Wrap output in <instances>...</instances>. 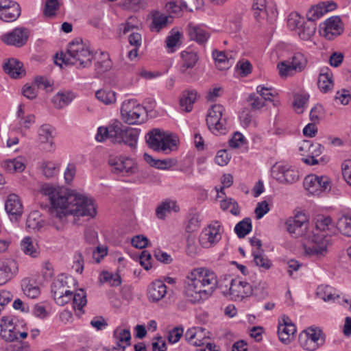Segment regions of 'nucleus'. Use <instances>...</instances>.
Returning a JSON list of instances; mask_svg holds the SVG:
<instances>
[{"label":"nucleus","mask_w":351,"mask_h":351,"mask_svg":"<svg viewBox=\"0 0 351 351\" xmlns=\"http://www.w3.org/2000/svg\"><path fill=\"white\" fill-rule=\"evenodd\" d=\"M287 231L293 238H302L307 240V236L311 230H308V219L302 213H298L294 217L286 221Z\"/></svg>","instance_id":"obj_9"},{"label":"nucleus","mask_w":351,"mask_h":351,"mask_svg":"<svg viewBox=\"0 0 351 351\" xmlns=\"http://www.w3.org/2000/svg\"><path fill=\"white\" fill-rule=\"evenodd\" d=\"M21 14L20 5L16 2L12 6L4 11L0 12V19L5 22H12L16 21Z\"/></svg>","instance_id":"obj_37"},{"label":"nucleus","mask_w":351,"mask_h":351,"mask_svg":"<svg viewBox=\"0 0 351 351\" xmlns=\"http://www.w3.org/2000/svg\"><path fill=\"white\" fill-rule=\"evenodd\" d=\"M303 248L305 254L309 256H324L327 253L326 243H304Z\"/></svg>","instance_id":"obj_29"},{"label":"nucleus","mask_w":351,"mask_h":351,"mask_svg":"<svg viewBox=\"0 0 351 351\" xmlns=\"http://www.w3.org/2000/svg\"><path fill=\"white\" fill-rule=\"evenodd\" d=\"M44 225L45 221L38 211H33L29 215L26 221L27 228L39 231Z\"/></svg>","instance_id":"obj_38"},{"label":"nucleus","mask_w":351,"mask_h":351,"mask_svg":"<svg viewBox=\"0 0 351 351\" xmlns=\"http://www.w3.org/2000/svg\"><path fill=\"white\" fill-rule=\"evenodd\" d=\"M187 33L190 40H194L199 45H204L210 37L208 32L192 23H189L187 25Z\"/></svg>","instance_id":"obj_23"},{"label":"nucleus","mask_w":351,"mask_h":351,"mask_svg":"<svg viewBox=\"0 0 351 351\" xmlns=\"http://www.w3.org/2000/svg\"><path fill=\"white\" fill-rule=\"evenodd\" d=\"M72 300L74 308H77L81 313H84L83 307L87 303L86 293L84 290L80 289L79 292L73 293Z\"/></svg>","instance_id":"obj_49"},{"label":"nucleus","mask_w":351,"mask_h":351,"mask_svg":"<svg viewBox=\"0 0 351 351\" xmlns=\"http://www.w3.org/2000/svg\"><path fill=\"white\" fill-rule=\"evenodd\" d=\"M59 8L60 3L58 0H46L43 14L47 17H53Z\"/></svg>","instance_id":"obj_52"},{"label":"nucleus","mask_w":351,"mask_h":351,"mask_svg":"<svg viewBox=\"0 0 351 351\" xmlns=\"http://www.w3.org/2000/svg\"><path fill=\"white\" fill-rule=\"evenodd\" d=\"M204 329L202 328H190L187 330L185 333V339L186 341L195 346H200L203 344L202 340L199 339V337H202L201 333Z\"/></svg>","instance_id":"obj_41"},{"label":"nucleus","mask_w":351,"mask_h":351,"mask_svg":"<svg viewBox=\"0 0 351 351\" xmlns=\"http://www.w3.org/2000/svg\"><path fill=\"white\" fill-rule=\"evenodd\" d=\"M213 56L217 64V67L220 70L228 69L233 63L232 56L228 57L223 51L214 50L213 51Z\"/></svg>","instance_id":"obj_35"},{"label":"nucleus","mask_w":351,"mask_h":351,"mask_svg":"<svg viewBox=\"0 0 351 351\" xmlns=\"http://www.w3.org/2000/svg\"><path fill=\"white\" fill-rule=\"evenodd\" d=\"M333 75L328 67H324L321 69L317 85L320 90L326 93L331 90L334 86Z\"/></svg>","instance_id":"obj_25"},{"label":"nucleus","mask_w":351,"mask_h":351,"mask_svg":"<svg viewBox=\"0 0 351 351\" xmlns=\"http://www.w3.org/2000/svg\"><path fill=\"white\" fill-rule=\"evenodd\" d=\"M100 281L102 283L108 282L112 287H118L121 284V278L118 274H113L107 271L101 272Z\"/></svg>","instance_id":"obj_48"},{"label":"nucleus","mask_w":351,"mask_h":351,"mask_svg":"<svg viewBox=\"0 0 351 351\" xmlns=\"http://www.w3.org/2000/svg\"><path fill=\"white\" fill-rule=\"evenodd\" d=\"M5 209L7 213L16 219L21 217L23 213V205L19 197L16 194H10L5 203Z\"/></svg>","instance_id":"obj_19"},{"label":"nucleus","mask_w":351,"mask_h":351,"mask_svg":"<svg viewBox=\"0 0 351 351\" xmlns=\"http://www.w3.org/2000/svg\"><path fill=\"white\" fill-rule=\"evenodd\" d=\"M351 99V95L349 91L346 89H342L337 92L335 97V100H339L343 105H347Z\"/></svg>","instance_id":"obj_64"},{"label":"nucleus","mask_w":351,"mask_h":351,"mask_svg":"<svg viewBox=\"0 0 351 351\" xmlns=\"http://www.w3.org/2000/svg\"><path fill=\"white\" fill-rule=\"evenodd\" d=\"M315 31L316 24L307 19L300 26L297 34L302 40H308L315 34Z\"/></svg>","instance_id":"obj_34"},{"label":"nucleus","mask_w":351,"mask_h":351,"mask_svg":"<svg viewBox=\"0 0 351 351\" xmlns=\"http://www.w3.org/2000/svg\"><path fill=\"white\" fill-rule=\"evenodd\" d=\"M0 336L5 341L8 342H12L14 341L18 340V332L15 329H9L6 330L3 329L1 333H0Z\"/></svg>","instance_id":"obj_62"},{"label":"nucleus","mask_w":351,"mask_h":351,"mask_svg":"<svg viewBox=\"0 0 351 351\" xmlns=\"http://www.w3.org/2000/svg\"><path fill=\"white\" fill-rule=\"evenodd\" d=\"M202 219L198 214H194L189 218L186 226L184 237L187 241H194L197 232L201 226Z\"/></svg>","instance_id":"obj_24"},{"label":"nucleus","mask_w":351,"mask_h":351,"mask_svg":"<svg viewBox=\"0 0 351 351\" xmlns=\"http://www.w3.org/2000/svg\"><path fill=\"white\" fill-rule=\"evenodd\" d=\"M224 230L218 221H212L203 229L200 239L206 241H219L223 239Z\"/></svg>","instance_id":"obj_16"},{"label":"nucleus","mask_w":351,"mask_h":351,"mask_svg":"<svg viewBox=\"0 0 351 351\" xmlns=\"http://www.w3.org/2000/svg\"><path fill=\"white\" fill-rule=\"evenodd\" d=\"M146 142L149 147L155 151L169 153L176 149L178 139L175 135L156 128L147 134Z\"/></svg>","instance_id":"obj_6"},{"label":"nucleus","mask_w":351,"mask_h":351,"mask_svg":"<svg viewBox=\"0 0 351 351\" xmlns=\"http://www.w3.org/2000/svg\"><path fill=\"white\" fill-rule=\"evenodd\" d=\"M336 227L343 234L351 237V217L343 215L340 217Z\"/></svg>","instance_id":"obj_45"},{"label":"nucleus","mask_w":351,"mask_h":351,"mask_svg":"<svg viewBox=\"0 0 351 351\" xmlns=\"http://www.w3.org/2000/svg\"><path fill=\"white\" fill-rule=\"evenodd\" d=\"M0 336L5 341L8 342H12L14 341L18 340V332L15 329H9L6 330L3 329L1 333H0Z\"/></svg>","instance_id":"obj_63"},{"label":"nucleus","mask_w":351,"mask_h":351,"mask_svg":"<svg viewBox=\"0 0 351 351\" xmlns=\"http://www.w3.org/2000/svg\"><path fill=\"white\" fill-rule=\"evenodd\" d=\"M108 164L111 167L112 173L122 176H130L135 173L137 171L136 163L129 157H111L108 160Z\"/></svg>","instance_id":"obj_11"},{"label":"nucleus","mask_w":351,"mask_h":351,"mask_svg":"<svg viewBox=\"0 0 351 351\" xmlns=\"http://www.w3.org/2000/svg\"><path fill=\"white\" fill-rule=\"evenodd\" d=\"M269 211V204L266 201H262L257 204L254 213L258 219L262 218Z\"/></svg>","instance_id":"obj_60"},{"label":"nucleus","mask_w":351,"mask_h":351,"mask_svg":"<svg viewBox=\"0 0 351 351\" xmlns=\"http://www.w3.org/2000/svg\"><path fill=\"white\" fill-rule=\"evenodd\" d=\"M73 99V94L70 92H58L51 99L54 107L61 109L69 105Z\"/></svg>","instance_id":"obj_36"},{"label":"nucleus","mask_w":351,"mask_h":351,"mask_svg":"<svg viewBox=\"0 0 351 351\" xmlns=\"http://www.w3.org/2000/svg\"><path fill=\"white\" fill-rule=\"evenodd\" d=\"M296 332V327L294 324L278 325V334L280 340L285 343L289 342V339Z\"/></svg>","instance_id":"obj_39"},{"label":"nucleus","mask_w":351,"mask_h":351,"mask_svg":"<svg viewBox=\"0 0 351 351\" xmlns=\"http://www.w3.org/2000/svg\"><path fill=\"white\" fill-rule=\"evenodd\" d=\"M304 22L303 17L298 14H291L288 19V26L290 29L298 31Z\"/></svg>","instance_id":"obj_55"},{"label":"nucleus","mask_w":351,"mask_h":351,"mask_svg":"<svg viewBox=\"0 0 351 351\" xmlns=\"http://www.w3.org/2000/svg\"><path fill=\"white\" fill-rule=\"evenodd\" d=\"M341 171L345 181L351 186V160H346L342 162Z\"/></svg>","instance_id":"obj_57"},{"label":"nucleus","mask_w":351,"mask_h":351,"mask_svg":"<svg viewBox=\"0 0 351 351\" xmlns=\"http://www.w3.org/2000/svg\"><path fill=\"white\" fill-rule=\"evenodd\" d=\"M271 174L281 183L292 184L299 180V171L288 165L276 163L271 168Z\"/></svg>","instance_id":"obj_12"},{"label":"nucleus","mask_w":351,"mask_h":351,"mask_svg":"<svg viewBox=\"0 0 351 351\" xmlns=\"http://www.w3.org/2000/svg\"><path fill=\"white\" fill-rule=\"evenodd\" d=\"M144 3L145 0H122L120 2V5L124 10L137 11L143 8Z\"/></svg>","instance_id":"obj_53"},{"label":"nucleus","mask_w":351,"mask_h":351,"mask_svg":"<svg viewBox=\"0 0 351 351\" xmlns=\"http://www.w3.org/2000/svg\"><path fill=\"white\" fill-rule=\"evenodd\" d=\"M55 63L75 65L77 69H84L91 65L94 54L89 47L82 41L74 40L69 43L66 53L56 56Z\"/></svg>","instance_id":"obj_3"},{"label":"nucleus","mask_w":351,"mask_h":351,"mask_svg":"<svg viewBox=\"0 0 351 351\" xmlns=\"http://www.w3.org/2000/svg\"><path fill=\"white\" fill-rule=\"evenodd\" d=\"M108 254V247L106 245H99L93 252V257L96 263H100Z\"/></svg>","instance_id":"obj_61"},{"label":"nucleus","mask_w":351,"mask_h":351,"mask_svg":"<svg viewBox=\"0 0 351 351\" xmlns=\"http://www.w3.org/2000/svg\"><path fill=\"white\" fill-rule=\"evenodd\" d=\"M167 23L168 16L156 12L153 14L152 23L150 28L153 31L159 32L162 28L165 27Z\"/></svg>","instance_id":"obj_46"},{"label":"nucleus","mask_w":351,"mask_h":351,"mask_svg":"<svg viewBox=\"0 0 351 351\" xmlns=\"http://www.w3.org/2000/svg\"><path fill=\"white\" fill-rule=\"evenodd\" d=\"M336 8V3L333 1L321 2L312 6L306 13L307 19L315 22L324 14Z\"/></svg>","instance_id":"obj_17"},{"label":"nucleus","mask_w":351,"mask_h":351,"mask_svg":"<svg viewBox=\"0 0 351 351\" xmlns=\"http://www.w3.org/2000/svg\"><path fill=\"white\" fill-rule=\"evenodd\" d=\"M252 230V221L249 217L239 221L234 227V232L239 239L244 238Z\"/></svg>","instance_id":"obj_42"},{"label":"nucleus","mask_w":351,"mask_h":351,"mask_svg":"<svg viewBox=\"0 0 351 351\" xmlns=\"http://www.w3.org/2000/svg\"><path fill=\"white\" fill-rule=\"evenodd\" d=\"M219 289L223 295H229L232 299L241 300L244 298L242 280L239 279H230L226 285V289H223V284H220Z\"/></svg>","instance_id":"obj_18"},{"label":"nucleus","mask_w":351,"mask_h":351,"mask_svg":"<svg viewBox=\"0 0 351 351\" xmlns=\"http://www.w3.org/2000/svg\"><path fill=\"white\" fill-rule=\"evenodd\" d=\"M303 335L304 338H308L310 340L311 343L317 344V347L323 345L325 342V335L318 328H308Z\"/></svg>","instance_id":"obj_33"},{"label":"nucleus","mask_w":351,"mask_h":351,"mask_svg":"<svg viewBox=\"0 0 351 351\" xmlns=\"http://www.w3.org/2000/svg\"><path fill=\"white\" fill-rule=\"evenodd\" d=\"M29 30L25 27H16L1 36L2 41L8 45L21 47L25 45L29 38Z\"/></svg>","instance_id":"obj_13"},{"label":"nucleus","mask_w":351,"mask_h":351,"mask_svg":"<svg viewBox=\"0 0 351 351\" xmlns=\"http://www.w3.org/2000/svg\"><path fill=\"white\" fill-rule=\"evenodd\" d=\"M317 295L324 302H335L340 299L339 295H335L331 291V287L329 286H319L317 290Z\"/></svg>","instance_id":"obj_44"},{"label":"nucleus","mask_w":351,"mask_h":351,"mask_svg":"<svg viewBox=\"0 0 351 351\" xmlns=\"http://www.w3.org/2000/svg\"><path fill=\"white\" fill-rule=\"evenodd\" d=\"M21 250L26 254L32 258H36L41 252V247L38 243H21Z\"/></svg>","instance_id":"obj_47"},{"label":"nucleus","mask_w":351,"mask_h":351,"mask_svg":"<svg viewBox=\"0 0 351 351\" xmlns=\"http://www.w3.org/2000/svg\"><path fill=\"white\" fill-rule=\"evenodd\" d=\"M230 156L226 149L219 150L215 156V162L219 166H225L230 161Z\"/></svg>","instance_id":"obj_59"},{"label":"nucleus","mask_w":351,"mask_h":351,"mask_svg":"<svg viewBox=\"0 0 351 351\" xmlns=\"http://www.w3.org/2000/svg\"><path fill=\"white\" fill-rule=\"evenodd\" d=\"M70 278L71 277L61 274L58 276V279L52 283L51 293L54 299L56 297L61 296L63 293H67V280Z\"/></svg>","instance_id":"obj_30"},{"label":"nucleus","mask_w":351,"mask_h":351,"mask_svg":"<svg viewBox=\"0 0 351 351\" xmlns=\"http://www.w3.org/2000/svg\"><path fill=\"white\" fill-rule=\"evenodd\" d=\"M146 113L144 107L137 104L134 100L125 101L122 104L121 114L123 121L130 124H140L145 120Z\"/></svg>","instance_id":"obj_8"},{"label":"nucleus","mask_w":351,"mask_h":351,"mask_svg":"<svg viewBox=\"0 0 351 351\" xmlns=\"http://www.w3.org/2000/svg\"><path fill=\"white\" fill-rule=\"evenodd\" d=\"M112 66V62L109 54L106 52H101L100 56L95 64L97 77L109 71Z\"/></svg>","instance_id":"obj_32"},{"label":"nucleus","mask_w":351,"mask_h":351,"mask_svg":"<svg viewBox=\"0 0 351 351\" xmlns=\"http://www.w3.org/2000/svg\"><path fill=\"white\" fill-rule=\"evenodd\" d=\"M52 132V128L48 125H42L38 130V140L44 145L43 149L47 152H52L55 149Z\"/></svg>","instance_id":"obj_20"},{"label":"nucleus","mask_w":351,"mask_h":351,"mask_svg":"<svg viewBox=\"0 0 351 351\" xmlns=\"http://www.w3.org/2000/svg\"><path fill=\"white\" fill-rule=\"evenodd\" d=\"M18 263L12 258L0 260V285L12 279L18 272Z\"/></svg>","instance_id":"obj_15"},{"label":"nucleus","mask_w":351,"mask_h":351,"mask_svg":"<svg viewBox=\"0 0 351 351\" xmlns=\"http://www.w3.org/2000/svg\"><path fill=\"white\" fill-rule=\"evenodd\" d=\"M251 245L255 247L252 254L254 256V261L256 265L265 269L271 267L270 261L264 254V250L262 248V243H251Z\"/></svg>","instance_id":"obj_26"},{"label":"nucleus","mask_w":351,"mask_h":351,"mask_svg":"<svg viewBox=\"0 0 351 351\" xmlns=\"http://www.w3.org/2000/svg\"><path fill=\"white\" fill-rule=\"evenodd\" d=\"M34 84L38 88H42L47 92H51L53 90V84L45 77L38 76L35 78Z\"/></svg>","instance_id":"obj_56"},{"label":"nucleus","mask_w":351,"mask_h":351,"mask_svg":"<svg viewBox=\"0 0 351 351\" xmlns=\"http://www.w3.org/2000/svg\"><path fill=\"white\" fill-rule=\"evenodd\" d=\"M182 64L180 66V73L186 77H193L195 74V66L199 60L197 52L193 51H184L181 53Z\"/></svg>","instance_id":"obj_14"},{"label":"nucleus","mask_w":351,"mask_h":351,"mask_svg":"<svg viewBox=\"0 0 351 351\" xmlns=\"http://www.w3.org/2000/svg\"><path fill=\"white\" fill-rule=\"evenodd\" d=\"M5 73H8L13 78L21 77L25 74V70L23 69L22 62L14 58H10L5 62L3 66Z\"/></svg>","instance_id":"obj_27"},{"label":"nucleus","mask_w":351,"mask_h":351,"mask_svg":"<svg viewBox=\"0 0 351 351\" xmlns=\"http://www.w3.org/2000/svg\"><path fill=\"white\" fill-rule=\"evenodd\" d=\"M340 23L341 19L339 16H332L323 23V26L321 27L324 32V36L328 39L330 40L334 36L340 34L341 29Z\"/></svg>","instance_id":"obj_22"},{"label":"nucleus","mask_w":351,"mask_h":351,"mask_svg":"<svg viewBox=\"0 0 351 351\" xmlns=\"http://www.w3.org/2000/svg\"><path fill=\"white\" fill-rule=\"evenodd\" d=\"M307 64V59L303 53H295L291 58V61L281 62L278 64L279 73L282 77L292 76L297 72L303 71Z\"/></svg>","instance_id":"obj_10"},{"label":"nucleus","mask_w":351,"mask_h":351,"mask_svg":"<svg viewBox=\"0 0 351 351\" xmlns=\"http://www.w3.org/2000/svg\"><path fill=\"white\" fill-rule=\"evenodd\" d=\"M167 293V287L160 280L152 282L147 288V296L152 302H158L162 299Z\"/></svg>","instance_id":"obj_21"},{"label":"nucleus","mask_w":351,"mask_h":351,"mask_svg":"<svg viewBox=\"0 0 351 351\" xmlns=\"http://www.w3.org/2000/svg\"><path fill=\"white\" fill-rule=\"evenodd\" d=\"M314 228L308 232V241H331L338 230L330 216L317 215L313 219Z\"/></svg>","instance_id":"obj_5"},{"label":"nucleus","mask_w":351,"mask_h":351,"mask_svg":"<svg viewBox=\"0 0 351 351\" xmlns=\"http://www.w3.org/2000/svg\"><path fill=\"white\" fill-rule=\"evenodd\" d=\"M197 93L195 90H185L182 93L180 99V105L185 112H191L193 105L197 99Z\"/></svg>","instance_id":"obj_31"},{"label":"nucleus","mask_w":351,"mask_h":351,"mask_svg":"<svg viewBox=\"0 0 351 351\" xmlns=\"http://www.w3.org/2000/svg\"><path fill=\"white\" fill-rule=\"evenodd\" d=\"M180 207L177 204L176 201L167 199L161 202V204L156 209V215L158 219H163L165 218L167 213H178Z\"/></svg>","instance_id":"obj_28"},{"label":"nucleus","mask_w":351,"mask_h":351,"mask_svg":"<svg viewBox=\"0 0 351 351\" xmlns=\"http://www.w3.org/2000/svg\"><path fill=\"white\" fill-rule=\"evenodd\" d=\"M42 191L49 197L51 204L49 214L58 230L60 227L57 223L63 225L70 216L93 217L96 215L93 199L85 195L69 193L65 189L55 188L51 185L43 186Z\"/></svg>","instance_id":"obj_1"},{"label":"nucleus","mask_w":351,"mask_h":351,"mask_svg":"<svg viewBox=\"0 0 351 351\" xmlns=\"http://www.w3.org/2000/svg\"><path fill=\"white\" fill-rule=\"evenodd\" d=\"M96 98L106 105L116 102V93L110 90L100 89L95 93Z\"/></svg>","instance_id":"obj_40"},{"label":"nucleus","mask_w":351,"mask_h":351,"mask_svg":"<svg viewBox=\"0 0 351 351\" xmlns=\"http://www.w3.org/2000/svg\"><path fill=\"white\" fill-rule=\"evenodd\" d=\"M223 107L219 104L212 106L207 114L206 123L209 130L215 134H224L227 132L226 117H223Z\"/></svg>","instance_id":"obj_7"},{"label":"nucleus","mask_w":351,"mask_h":351,"mask_svg":"<svg viewBox=\"0 0 351 351\" xmlns=\"http://www.w3.org/2000/svg\"><path fill=\"white\" fill-rule=\"evenodd\" d=\"M183 335V328L182 327H175L169 332L168 340L171 343H177Z\"/></svg>","instance_id":"obj_58"},{"label":"nucleus","mask_w":351,"mask_h":351,"mask_svg":"<svg viewBox=\"0 0 351 351\" xmlns=\"http://www.w3.org/2000/svg\"><path fill=\"white\" fill-rule=\"evenodd\" d=\"M309 95L308 94H296L294 96L293 106L298 113L303 112L302 108L308 100Z\"/></svg>","instance_id":"obj_54"},{"label":"nucleus","mask_w":351,"mask_h":351,"mask_svg":"<svg viewBox=\"0 0 351 351\" xmlns=\"http://www.w3.org/2000/svg\"><path fill=\"white\" fill-rule=\"evenodd\" d=\"M138 134L137 129L123 125L119 121H114L106 128H99L96 140L101 142L106 138H110L117 143H123L133 149L136 147Z\"/></svg>","instance_id":"obj_4"},{"label":"nucleus","mask_w":351,"mask_h":351,"mask_svg":"<svg viewBox=\"0 0 351 351\" xmlns=\"http://www.w3.org/2000/svg\"><path fill=\"white\" fill-rule=\"evenodd\" d=\"M113 336L117 341L118 347L122 348L123 350L125 348V346H122L121 343L125 342L128 346L130 344L131 335L129 329L117 328L114 330Z\"/></svg>","instance_id":"obj_43"},{"label":"nucleus","mask_w":351,"mask_h":351,"mask_svg":"<svg viewBox=\"0 0 351 351\" xmlns=\"http://www.w3.org/2000/svg\"><path fill=\"white\" fill-rule=\"evenodd\" d=\"M58 165L53 162H44L42 165V171L47 178L54 177L58 171Z\"/></svg>","instance_id":"obj_51"},{"label":"nucleus","mask_w":351,"mask_h":351,"mask_svg":"<svg viewBox=\"0 0 351 351\" xmlns=\"http://www.w3.org/2000/svg\"><path fill=\"white\" fill-rule=\"evenodd\" d=\"M318 176L309 175L304 178V186L312 194H318Z\"/></svg>","instance_id":"obj_50"},{"label":"nucleus","mask_w":351,"mask_h":351,"mask_svg":"<svg viewBox=\"0 0 351 351\" xmlns=\"http://www.w3.org/2000/svg\"><path fill=\"white\" fill-rule=\"evenodd\" d=\"M230 279V277L226 278L223 282H219L214 271L204 268L195 269L185 281L184 293L191 303L199 302L208 298L217 287L219 288L220 284H223V289H226Z\"/></svg>","instance_id":"obj_2"}]
</instances>
